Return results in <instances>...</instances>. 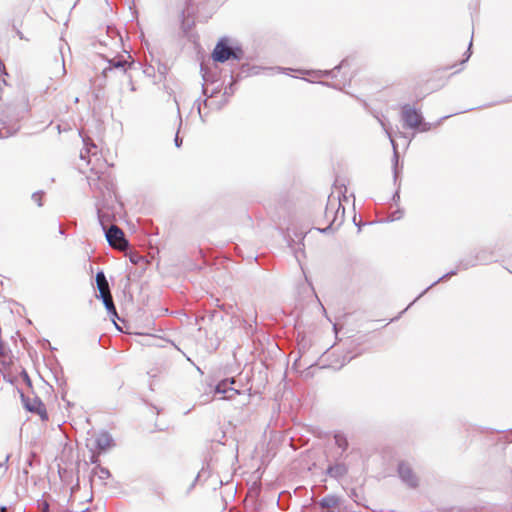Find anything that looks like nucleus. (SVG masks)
<instances>
[{
  "mask_svg": "<svg viewBox=\"0 0 512 512\" xmlns=\"http://www.w3.org/2000/svg\"><path fill=\"white\" fill-rule=\"evenodd\" d=\"M29 106L24 100H15L3 108L0 122L6 137L15 135L20 130V122L28 115Z\"/></svg>",
  "mask_w": 512,
  "mask_h": 512,
  "instance_id": "1",
  "label": "nucleus"
},
{
  "mask_svg": "<svg viewBox=\"0 0 512 512\" xmlns=\"http://www.w3.org/2000/svg\"><path fill=\"white\" fill-rule=\"evenodd\" d=\"M479 265L478 261L476 260V254L470 253L469 255L461 258L457 264L455 269L445 273L440 278H438L436 281L431 283L426 289H424L403 311L399 313L398 316L392 318L389 323L394 322L398 320L402 314H404L418 299H420L424 294H426L432 287L436 286L438 283L449 279L452 276L457 275L459 271L468 270L469 268L475 267Z\"/></svg>",
  "mask_w": 512,
  "mask_h": 512,
  "instance_id": "2",
  "label": "nucleus"
},
{
  "mask_svg": "<svg viewBox=\"0 0 512 512\" xmlns=\"http://www.w3.org/2000/svg\"><path fill=\"white\" fill-rule=\"evenodd\" d=\"M211 57L216 63H225L230 59L240 61L244 57V51L239 45H231L227 37H222L216 43Z\"/></svg>",
  "mask_w": 512,
  "mask_h": 512,
  "instance_id": "3",
  "label": "nucleus"
},
{
  "mask_svg": "<svg viewBox=\"0 0 512 512\" xmlns=\"http://www.w3.org/2000/svg\"><path fill=\"white\" fill-rule=\"evenodd\" d=\"M97 218L98 222L101 225L106 240L110 246H118L123 248L128 245V241L125 238L124 232L115 224H111L108 226V222L110 221V216L102 212L101 208L97 206Z\"/></svg>",
  "mask_w": 512,
  "mask_h": 512,
  "instance_id": "4",
  "label": "nucleus"
},
{
  "mask_svg": "<svg viewBox=\"0 0 512 512\" xmlns=\"http://www.w3.org/2000/svg\"><path fill=\"white\" fill-rule=\"evenodd\" d=\"M87 181L92 190H97L105 197L114 193V181L112 175L108 171H101L96 167L90 169V175L87 176Z\"/></svg>",
  "mask_w": 512,
  "mask_h": 512,
  "instance_id": "5",
  "label": "nucleus"
},
{
  "mask_svg": "<svg viewBox=\"0 0 512 512\" xmlns=\"http://www.w3.org/2000/svg\"><path fill=\"white\" fill-rule=\"evenodd\" d=\"M401 118L404 127L414 129L418 132H427L431 130L432 124L426 122L421 111L412 107L409 104H404L401 107Z\"/></svg>",
  "mask_w": 512,
  "mask_h": 512,
  "instance_id": "6",
  "label": "nucleus"
},
{
  "mask_svg": "<svg viewBox=\"0 0 512 512\" xmlns=\"http://www.w3.org/2000/svg\"><path fill=\"white\" fill-rule=\"evenodd\" d=\"M397 473L402 483H404L408 488H418L419 478L408 462L400 461L397 465Z\"/></svg>",
  "mask_w": 512,
  "mask_h": 512,
  "instance_id": "7",
  "label": "nucleus"
},
{
  "mask_svg": "<svg viewBox=\"0 0 512 512\" xmlns=\"http://www.w3.org/2000/svg\"><path fill=\"white\" fill-rule=\"evenodd\" d=\"M131 58V55L127 53V56L117 55L111 59H107L108 66L103 69L102 75L107 77L108 72L113 70H119L122 74H126L127 70L134 65L133 60L131 62L129 61Z\"/></svg>",
  "mask_w": 512,
  "mask_h": 512,
  "instance_id": "8",
  "label": "nucleus"
},
{
  "mask_svg": "<svg viewBox=\"0 0 512 512\" xmlns=\"http://www.w3.org/2000/svg\"><path fill=\"white\" fill-rule=\"evenodd\" d=\"M21 401L23 407L30 413L37 414L40 416L42 421L48 420V413L45 404L40 397L35 396L33 399L21 393Z\"/></svg>",
  "mask_w": 512,
  "mask_h": 512,
  "instance_id": "9",
  "label": "nucleus"
},
{
  "mask_svg": "<svg viewBox=\"0 0 512 512\" xmlns=\"http://www.w3.org/2000/svg\"><path fill=\"white\" fill-rule=\"evenodd\" d=\"M336 207V211L334 213V216H333V219L332 221L329 223L328 226H326L325 228H317V230L320 232V233H323V234H328L330 232H333L335 229L333 228V225L334 223L338 220L339 218V212L341 210V217H340V222L338 223V227L342 224L343 222V218H344V213H345V208L341 205L340 201H335V200H331L329 198V201H328V204L326 206V209H325V214H326V217L329 216L330 213L333 212V210L335 209Z\"/></svg>",
  "mask_w": 512,
  "mask_h": 512,
  "instance_id": "10",
  "label": "nucleus"
},
{
  "mask_svg": "<svg viewBox=\"0 0 512 512\" xmlns=\"http://www.w3.org/2000/svg\"><path fill=\"white\" fill-rule=\"evenodd\" d=\"M195 13L193 0H185L184 6L180 10V24L181 30L185 36L188 35L189 31L195 25L193 16Z\"/></svg>",
  "mask_w": 512,
  "mask_h": 512,
  "instance_id": "11",
  "label": "nucleus"
},
{
  "mask_svg": "<svg viewBox=\"0 0 512 512\" xmlns=\"http://www.w3.org/2000/svg\"><path fill=\"white\" fill-rule=\"evenodd\" d=\"M349 472V466L345 461L328 462L325 475L337 481L343 479Z\"/></svg>",
  "mask_w": 512,
  "mask_h": 512,
  "instance_id": "12",
  "label": "nucleus"
},
{
  "mask_svg": "<svg viewBox=\"0 0 512 512\" xmlns=\"http://www.w3.org/2000/svg\"><path fill=\"white\" fill-rule=\"evenodd\" d=\"M235 383L234 378H226L218 382L214 388V393L223 395L221 399H233L235 395H239L240 391L231 385Z\"/></svg>",
  "mask_w": 512,
  "mask_h": 512,
  "instance_id": "13",
  "label": "nucleus"
},
{
  "mask_svg": "<svg viewBox=\"0 0 512 512\" xmlns=\"http://www.w3.org/2000/svg\"><path fill=\"white\" fill-rule=\"evenodd\" d=\"M387 134H388V136L391 140V144L393 146V167H392L393 168V181H394V184L397 185L396 191L392 195V201L394 204L397 205L400 201V183L397 184V180H398V176H399V171H398L399 154L397 151L395 141L391 138V135L388 132H387Z\"/></svg>",
  "mask_w": 512,
  "mask_h": 512,
  "instance_id": "14",
  "label": "nucleus"
},
{
  "mask_svg": "<svg viewBox=\"0 0 512 512\" xmlns=\"http://www.w3.org/2000/svg\"><path fill=\"white\" fill-rule=\"evenodd\" d=\"M341 498L335 494H329L317 501L315 504L319 506L322 512H340Z\"/></svg>",
  "mask_w": 512,
  "mask_h": 512,
  "instance_id": "15",
  "label": "nucleus"
},
{
  "mask_svg": "<svg viewBox=\"0 0 512 512\" xmlns=\"http://www.w3.org/2000/svg\"><path fill=\"white\" fill-rule=\"evenodd\" d=\"M114 445V439L107 431H101L94 439V447L100 451H106Z\"/></svg>",
  "mask_w": 512,
  "mask_h": 512,
  "instance_id": "16",
  "label": "nucleus"
},
{
  "mask_svg": "<svg viewBox=\"0 0 512 512\" xmlns=\"http://www.w3.org/2000/svg\"><path fill=\"white\" fill-rule=\"evenodd\" d=\"M365 336H360L357 339L351 340L350 345L347 348V353L343 356V364L349 363L352 359H354L356 356L361 355L363 353V349L357 348L364 340Z\"/></svg>",
  "mask_w": 512,
  "mask_h": 512,
  "instance_id": "17",
  "label": "nucleus"
},
{
  "mask_svg": "<svg viewBox=\"0 0 512 512\" xmlns=\"http://www.w3.org/2000/svg\"><path fill=\"white\" fill-rule=\"evenodd\" d=\"M96 298L98 300H101L107 314L110 316V318L114 321L115 318H118L117 309L114 304L111 292L109 293H102V294H96Z\"/></svg>",
  "mask_w": 512,
  "mask_h": 512,
  "instance_id": "18",
  "label": "nucleus"
},
{
  "mask_svg": "<svg viewBox=\"0 0 512 512\" xmlns=\"http://www.w3.org/2000/svg\"><path fill=\"white\" fill-rule=\"evenodd\" d=\"M475 254L476 260L478 261L479 265H486L493 261H496L494 251L490 248H481L478 251H476Z\"/></svg>",
  "mask_w": 512,
  "mask_h": 512,
  "instance_id": "19",
  "label": "nucleus"
},
{
  "mask_svg": "<svg viewBox=\"0 0 512 512\" xmlns=\"http://www.w3.org/2000/svg\"><path fill=\"white\" fill-rule=\"evenodd\" d=\"M333 439L334 444L339 449V451L347 453L349 448L347 435L343 431L337 430L333 432Z\"/></svg>",
  "mask_w": 512,
  "mask_h": 512,
  "instance_id": "20",
  "label": "nucleus"
},
{
  "mask_svg": "<svg viewBox=\"0 0 512 512\" xmlns=\"http://www.w3.org/2000/svg\"><path fill=\"white\" fill-rule=\"evenodd\" d=\"M95 281L97 285V289L99 290V294L109 293L110 286L106 279L105 273L103 270H98L95 276Z\"/></svg>",
  "mask_w": 512,
  "mask_h": 512,
  "instance_id": "21",
  "label": "nucleus"
},
{
  "mask_svg": "<svg viewBox=\"0 0 512 512\" xmlns=\"http://www.w3.org/2000/svg\"><path fill=\"white\" fill-rule=\"evenodd\" d=\"M348 65V60L343 59L338 65H336L334 68L330 70H324V71H318V75L325 76V77H336L337 73L344 67Z\"/></svg>",
  "mask_w": 512,
  "mask_h": 512,
  "instance_id": "22",
  "label": "nucleus"
},
{
  "mask_svg": "<svg viewBox=\"0 0 512 512\" xmlns=\"http://www.w3.org/2000/svg\"><path fill=\"white\" fill-rule=\"evenodd\" d=\"M348 457V454L341 451L331 452L326 455V461L328 462H336V461H345Z\"/></svg>",
  "mask_w": 512,
  "mask_h": 512,
  "instance_id": "23",
  "label": "nucleus"
},
{
  "mask_svg": "<svg viewBox=\"0 0 512 512\" xmlns=\"http://www.w3.org/2000/svg\"><path fill=\"white\" fill-rule=\"evenodd\" d=\"M248 76H251L250 65L242 64L238 74L236 76L232 75L231 78L232 82L236 83L240 78Z\"/></svg>",
  "mask_w": 512,
  "mask_h": 512,
  "instance_id": "24",
  "label": "nucleus"
},
{
  "mask_svg": "<svg viewBox=\"0 0 512 512\" xmlns=\"http://www.w3.org/2000/svg\"><path fill=\"white\" fill-rule=\"evenodd\" d=\"M84 145H85V151H81L80 158L82 160H86L87 157H89L91 153V149H96V145L90 140V139H83Z\"/></svg>",
  "mask_w": 512,
  "mask_h": 512,
  "instance_id": "25",
  "label": "nucleus"
},
{
  "mask_svg": "<svg viewBox=\"0 0 512 512\" xmlns=\"http://www.w3.org/2000/svg\"><path fill=\"white\" fill-rule=\"evenodd\" d=\"M92 473L97 474L99 479L101 480L108 479L111 476L110 471L106 467H102L100 465L94 468Z\"/></svg>",
  "mask_w": 512,
  "mask_h": 512,
  "instance_id": "26",
  "label": "nucleus"
},
{
  "mask_svg": "<svg viewBox=\"0 0 512 512\" xmlns=\"http://www.w3.org/2000/svg\"><path fill=\"white\" fill-rule=\"evenodd\" d=\"M404 215V210L402 208H398L396 211H394L393 213H391L389 215V217L387 218V222H393L395 220H399L403 217Z\"/></svg>",
  "mask_w": 512,
  "mask_h": 512,
  "instance_id": "27",
  "label": "nucleus"
},
{
  "mask_svg": "<svg viewBox=\"0 0 512 512\" xmlns=\"http://www.w3.org/2000/svg\"><path fill=\"white\" fill-rule=\"evenodd\" d=\"M233 83H231L228 87H225V90H224V96L226 97L225 100L223 101V103L218 106V108H222V106H224L227 102H228V97L232 96L233 93H234V88H233Z\"/></svg>",
  "mask_w": 512,
  "mask_h": 512,
  "instance_id": "28",
  "label": "nucleus"
},
{
  "mask_svg": "<svg viewBox=\"0 0 512 512\" xmlns=\"http://www.w3.org/2000/svg\"><path fill=\"white\" fill-rule=\"evenodd\" d=\"M178 115H180L179 111H178ZM181 126H182V119H181V116H179L178 130H177L175 138H174V143L177 148H180L182 145V138L179 136V131H180Z\"/></svg>",
  "mask_w": 512,
  "mask_h": 512,
  "instance_id": "29",
  "label": "nucleus"
},
{
  "mask_svg": "<svg viewBox=\"0 0 512 512\" xmlns=\"http://www.w3.org/2000/svg\"><path fill=\"white\" fill-rule=\"evenodd\" d=\"M44 192L43 191H37L32 194V200L39 206H43L42 197Z\"/></svg>",
  "mask_w": 512,
  "mask_h": 512,
  "instance_id": "30",
  "label": "nucleus"
},
{
  "mask_svg": "<svg viewBox=\"0 0 512 512\" xmlns=\"http://www.w3.org/2000/svg\"><path fill=\"white\" fill-rule=\"evenodd\" d=\"M37 506L41 512H50V505L46 500L40 499L37 501Z\"/></svg>",
  "mask_w": 512,
  "mask_h": 512,
  "instance_id": "31",
  "label": "nucleus"
},
{
  "mask_svg": "<svg viewBox=\"0 0 512 512\" xmlns=\"http://www.w3.org/2000/svg\"><path fill=\"white\" fill-rule=\"evenodd\" d=\"M262 70H272V68H264L261 66H250L251 75H258Z\"/></svg>",
  "mask_w": 512,
  "mask_h": 512,
  "instance_id": "32",
  "label": "nucleus"
},
{
  "mask_svg": "<svg viewBox=\"0 0 512 512\" xmlns=\"http://www.w3.org/2000/svg\"><path fill=\"white\" fill-rule=\"evenodd\" d=\"M474 109H475V108H470V109H467V111H471V110H474ZM462 112H466V110H464V111H460V113H462ZM456 114H459V112H456V113H454V114H450V115H445V116L441 117V118H440V119L435 123V126L440 125V124H441V122H442L443 120L448 119V118H449V117H451L452 115H456Z\"/></svg>",
  "mask_w": 512,
  "mask_h": 512,
  "instance_id": "33",
  "label": "nucleus"
},
{
  "mask_svg": "<svg viewBox=\"0 0 512 512\" xmlns=\"http://www.w3.org/2000/svg\"><path fill=\"white\" fill-rule=\"evenodd\" d=\"M143 260H144L143 256H140V255H137V254L130 255V261L133 264H138V263H140Z\"/></svg>",
  "mask_w": 512,
  "mask_h": 512,
  "instance_id": "34",
  "label": "nucleus"
},
{
  "mask_svg": "<svg viewBox=\"0 0 512 512\" xmlns=\"http://www.w3.org/2000/svg\"><path fill=\"white\" fill-rule=\"evenodd\" d=\"M296 237H297V238H298V240H299L298 246H300V245L304 246V244H303V240H304V238H305V234H303V233L301 232L300 234H296ZM298 250H299L300 252H302V253H303V249H302L301 247H299V248H298Z\"/></svg>",
  "mask_w": 512,
  "mask_h": 512,
  "instance_id": "35",
  "label": "nucleus"
},
{
  "mask_svg": "<svg viewBox=\"0 0 512 512\" xmlns=\"http://www.w3.org/2000/svg\"><path fill=\"white\" fill-rule=\"evenodd\" d=\"M319 83L324 85V86H327V87H331V88H334V89L341 90V87L338 84H334V83H331V82H325V81H320Z\"/></svg>",
  "mask_w": 512,
  "mask_h": 512,
  "instance_id": "36",
  "label": "nucleus"
},
{
  "mask_svg": "<svg viewBox=\"0 0 512 512\" xmlns=\"http://www.w3.org/2000/svg\"><path fill=\"white\" fill-rule=\"evenodd\" d=\"M471 46H472V40L470 41L468 49L465 52V58L463 59L462 63L467 62L468 59L470 58V56H471Z\"/></svg>",
  "mask_w": 512,
  "mask_h": 512,
  "instance_id": "37",
  "label": "nucleus"
},
{
  "mask_svg": "<svg viewBox=\"0 0 512 512\" xmlns=\"http://www.w3.org/2000/svg\"><path fill=\"white\" fill-rule=\"evenodd\" d=\"M199 477H200V473L197 474V476L195 477V479L193 480L191 485H189V488L187 489V494H189L194 489Z\"/></svg>",
  "mask_w": 512,
  "mask_h": 512,
  "instance_id": "38",
  "label": "nucleus"
},
{
  "mask_svg": "<svg viewBox=\"0 0 512 512\" xmlns=\"http://www.w3.org/2000/svg\"><path fill=\"white\" fill-rule=\"evenodd\" d=\"M509 101H512V98L510 99H504V100H500V101H497V102H494V103H490V104H487V105H483L482 107H490V106H493V105H496V104H500V103H506V102H509Z\"/></svg>",
  "mask_w": 512,
  "mask_h": 512,
  "instance_id": "39",
  "label": "nucleus"
},
{
  "mask_svg": "<svg viewBox=\"0 0 512 512\" xmlns=\"http://www.w3.org/2000/svg\"><path fill=\"white\" fill-rule=\"evenodd\" d=\"M509 273H512V261H508L506 265L503 266Z\"/></svg>",
  "mask_w": 512,
  "mask_h": 512,
  "instance_id": "40",
  "label": "nucleus"
},
{
  "mask_svg": "<svg viewBox=\"0 0 512 512\" xmlns=\"http://www.w3.org/2000/svg\"><path fill=\"white\" fill-rule=\"evenodd\" d=\"M13 29L15 30L17 36L20 38V39H24V35L23 33L15 26L13 25Z\"/></svg>",
  "mask_w": 512,
  "mask_h": 512,
  "instance_id": "41",
  "label": "nucleus"
},
{
  "mask_svg": "<svg viewBox=\"0 0 512 512\" xmlns=\"http://www.w3.org/2000/svg\"><path fill=\"white\" fill-rule=\"evenodd\" d=\"M166 70H167V67L165 65H161V66L158 67V71L162 75H165Z\"/></svg>",
  "mask_w": 512,
  "mask_h": 512,
  "instance_id": "42",
  "label": "nucleus"
},
{
  "mask_svg": "<svg viewBox=\"0 0 512 512\" xmlns=\"http://www.w3.org/2000/svg\"><path fill=\"white\" fill-rule=\"evenodd\" d=\"M3 356H5L4 346H3L2 341L0 340V357H3Z\"/></svg>",
  "mask_w": 512,
  "mask_h": 512,
  "instance_id": "43",
  "label": "nucleus"
},
{
  "mask_svg": "<svg viewBox=\"0 0 512 512\" xmlns=\"http://www.w3.org/2000/svg\"><path fill=\"white\" fill-rule=\"evenodd\" d=\"M0 67H1V73H2V75H5V76H6V75H8V74H7V72H6V70H5V67H4V65L2 64V62H1V61H0Z\"/></svg>",
  "mask_w": 512,
  "mask_h": 512,
  "instance_id": "44",
  "label": "nucleus"
},
{
  "mask_svg": "<svg viewBox=\"0 0 512 512\" xmlns=\"http://www.w3.org/2000/svg\"><path fill=\"white\" fill-rule=\"evenodd\" d=\"M90 461L91 463L95 464L98 462V457L96 455H92Z\"/></svg>",
  "mask_w": 512,
  "mask_h": 512,
  "instance_id": "45",
  "label": "nucleus"
},
{
  "mask_svg": "<svg viewBox=\"0 0 512 512\" xmlns=\"http://www.w3.org/2000/svg\"><path fill=\"white\" fill-rule=\"evenodd\" d=\"M288 243H289V246L294 250L295 255L297 256L298 250H297V249H295V248L292 246V243H295V240H292L291 242H290V241H288Z\"/></svg>",
  "mask_w": 512,
  "mask_h": 512,
  "instance_id": "46",
  "label": "nucleus"
},
{
  "mask_svg": "<svg viewBox=\"0 0 512 512\" xmlns=\"http://www.w3.org/2000/svg\"><path fill=\"white\" fill-rule=\"evenodd\" d=\"M23 373H24L25 380L27 381V383H28V384H31V380H30V378H29L28 374L26 373V371H23Z\"/></svg>",
  "mask_w": 512,
  "mask_h": 512,
  "instance_id": "47",
  "label": "nucleus"
},
{
  "mask_svg": "<svg viewBox=\"0 0 512 512\" xmlns=\"http://www.w3.org/2000/svg\"><path fill=\"white\" fill-rule=\"evenodd\" d=\"M9 458H10V456H9V455H7V456H6V458H5L4 463L0 464V467H2V466H4V465H6V463H7V462H8V460H9Z\"/></svg>",
  "mask_w": 512,
  "mask_h": 512,
  "instance_id": "48",
  "label": "nucleus"
},
{
  "mask_svg": "<svg viewBox=\"0 0 512 512\" xmlns=\"http://www.w3.org/2000/svg\"><path fill=\"white\" fill-rule=\"evenodd\" d=\"M59 234H61V235L65 234L64 229L62 228L61 225H59Z\"/></svg>",
  "mask_w": 512,
  "mask_h": 512,
  "instance_id": "49",
  "label": "nucleus"
},
{
  "mask_svg": "<svg viewBox=\"0 0 512 512\" xmlns=\"http://www.w3.org/2000/svg\"><path fill=\"white\" fill-rule=\"evenodd\" d=\"M56 381L58 382V384H59V385H62V384H64V383H65V380H63V379H62V380L60 381V379H59V378H56Z\"/></svg>",
  "mask_w": 512,
  "mask_h": 512,
  "instance_id": "50",
  "label": "nucleus"
},
{
  "mask_svg": "<svg viewBox=\"0 0 512 512\" xmlns=\"http://www.w3.org/2000/svg\"><path fill=\"white\" fill-rule=\"evenodd\" d=\"M62 60L64 61V58L62 57ZM63 73L65 74L66 73V69H65V63L63 62Z\"/></svg>",
  "mask_w": 512,
  "mask_h": 512,
  "instance_id": "51",
  "label": "nucleus"
},
{
  "mask_svg": "<svg viewBox=\"0 0 512 512\" xmlns=\"http://www.w3.org/2000/svg\"><path fill=\"white\" fill-rule=\"evenodd\" d=\"M6 510V506H0V512H3Z\"/></svg>",
  "mask_w": 512,
  "mask_h": 512,
  "instance_id": "52",
  "label": "nucleus"
},
{
  "mask_svg": "<svg viewBox=\"0 0 512 512\" xmlns=\"http://www.w3.org/2000/svg\"><path fill=\"white\" fill-rule=\"evenodd\" d=\"M198 112H199V115H200L201 119H203L202 114H201V107L200 106L198 107Z\"/></svg>",
  "mask_w": 512,
  "mask_h": 512,
  "instance_id": "53",
  "label": "nucleus"
},
{
  "mask_svg": "<svg viewBox=\"0 0 512 512\" xmlns=\"http://www.w3.org/2000/svg\"><path fill=\"white\" fill-rule=\"evenodd\" d=\"M156 409L157 414L160 413V410L157 407H154Z\"/></svg>",
  "mask_w": 512,
  "mask_h": 512,
  "instance_id": "54",
  "label": "nucleus"
},
{
  "mask_svg": "<svg viewBox=\"0 0 512 512\" xmlns=\"http://www.w3.org/2000/svg\"><path fill=\"white\" fill-rule=\"evenodd\" d=\"M28 465L32 466V460H28Z\"/></svg>",
  "mask_w": 512,
  "mask_h": 512,
  "instance_id": "55",
  "label": "nucleus"
},
{
  "mask_svg": "<svg viewBox=\"0 0 512 512\" xmlns=\"http://www.w3.org/2000/svg\"><path fill=\"white\" fill-rule=\"evenodd\" d=\"M130 89H131L132 91H134V90H135V88H134V86H133V85H132V86H130Z\"/></svg>",
  "mask_w": 512,
  "mask_h": 512,
  "instance_id": "56",
  "label": "nucleus"
},
{
  "mask_svg": "<svg viewBox=\"0 0 512 512\" xmlns=\"http://www.w3.org/2000/svg\"><path fill=\"white\" fill-rule=\"evenodd\" d=\"M379 512H384L383 510H380ZM390 512H393V511H390Z\"/></svg>",
  "mask_w": 512,
  "mask_h": 512,
  "instance_id": "57",
  "label": "nucleus"
}]
</instances>
